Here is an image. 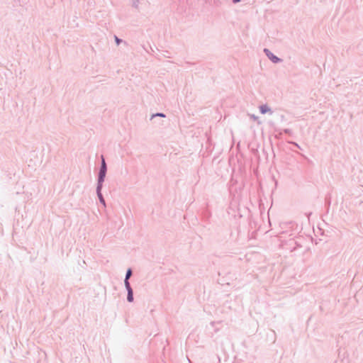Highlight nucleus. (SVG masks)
<instances>
[{"label":"nucleus","mask_w":363,"mask_h":363,"mask_svg":"<svg viewBox=\"0 0 363 363\" xmlns=\"http://www.w3.org/2000/svg\"><path fill=\"white\" fill-rule=\"evenodd\" d=\"M101 166L99 168V171L98 173V178H97V186L99 187H103V183L104 182L106 172H107V165L105 161V158L103 155L101 156Z\"/></svg>","instance_id":"obj_1"},{"label":"nucleus","mask_w":363,"mask_h":363,"mask_svg":"<svg viewBox=\"0 0 363 363\" xmlns=\"http://www.w3.org/2000/svg\"><path fill=\"white\" fill-rule=\"evenodd\" d=\"M264 52L267 56V57L274 63H278L281 61V59L274 55L272 52H270L268 49L264 48Z\"/></svg>","instance_id":"obj_2"},{"label":"nucleus","mask_w":363,"mask_h":363,"mask_svg":"<svg viewBox=\"0 0 363 363\" xmlns=\"http://www.w3.org/2000/svg\"><path fill=\"white\" fill-rule=\"evenodd\" d=\"M125 287L127 290V301L131 303L134 300L133 289L130 284L125 285Z\"/></svg>","instance_id":"obj_3"},{"label":"nucleus","mask_w":363,"mask_h":363,"mask_svg":"<svg viewBox=\"0 0 363 363\" xmlns=\"http://www.w3.org/2000/svg\"><path fill=\"white\" fill-rule=\"evenodd\" d=\"M259 111L262 114H265L267 113H269V114H272L273 111L267 104H262L259 106Z\"/></svg>","instance_id":"obj_4"},{"label":"nucleus","mask_w":363,"mask_h":363,"mask_svg":"<svg viewBox=\"0 0 363 363\" xmlns=\"http://www.w3.org/2000/svg\"><path fill=\"white\" fill-rule=\"evenodd\" d=\"M101 189H102V187H99V186H96V194H97V196L99 199V201L101 204H103L104 206H106V202H105V199L101 194Z\"/></svg>","instance_id":"obj_5"},{"label":"nucleus","mask_w":363,"mask_h":363,"mask_svg":"<svg viewBox=\"0 0 363 363\" xmlns=\"http://www.w3.org/2000/svg\"><path fill=\"white\" fill-rule=\"evenodd\" d=\"M133 275V271L130 268L128 269L125 273V279H124V285L130 284L129 282V279Z\"/></svg>","instance_id":"obj_6"},{"label":"nucleus","mask_w":363,"mask_h":363,"mask_svg":"<svg viewBox=\"0 0 363 363\" xmlns=\"http://www.w3.org/2000/svg\"><path fill=\"white\" fill-rule=\"evenodd\" d=\"M166 116L163 113H157L155 114H152L151 116V119H153L155 117H162L164 118Z\"/></svg>","instance_id":"obj_7"},{"label":"nucleus","mask_w":363,"mask_h":363,"mask_svg":"<svg viewBox=\"0 0 363 363\" xmlns=\"http://www.w3.org/2000/svg\"><path fill=\"white\" fill-rule=\"evenodd\" d=\"M132 6L135 9H138L139 0H132Z\"/></svg>","instance_id":"obj_8"},{"label":"nucleus","mask_w":363,"mask_h":363,"mask_svg":"<svg viewBox=\"0 0 363 363\" xmlns=\"http://www.w3.org/2000/svg\"><path fill=\"white\" fill-rule=\"evenodd\" d=\"M114 38L117 45H119L123 42V40L121 38H118L116 35H114Z\"/></svg>","instance_id":"obj_9"},{"label":"nucleus","mask_w":363,"mask_h":363,"mask_svg":"<svg viewBox=\"0 0 363 363\" xmlns=\"http://www.w3.org/2000/svg\"><path fill=\"white\" fill-rule=\"evenodd\" d=\"M284 132L285 133H286V134H289V135H291V133H292L291 130L288 129V128L284 129Z\"/></svg>","instance_id":"obj_10"},{"label":"nucleus","mask_w":363,"mask_h":363,"mask_svg":"<svg viewBox=\"0 0 363 363\" xmlns=\"http://www.w3.org/2000/svg\"><path fill=\"white\" fill-rule=\"evenodd\" d=\"M234 4L239 3L241 0H232Z\"/></svg>","instance_id":"obj_11"},{"label":"nucleus","mask_w":363,"mask_h":363,"mask_svg":"<svg viewBox=\"0 0 363 363\" xmlns=\"http://www.w3.org/2000/svg\"><path fill=\"white\" fill-rule=\"evenodd\" d=\"M252 118L254 119V120H256L257 118V116H255V115H252Z\"/></svg>","instance_id":"obj_12"},{"label":"nucleus","mask_w":363,"mask_h":363,"mask_svg":"<svg viewBox=\"0 0 363 363\" xmlns=\"http://www.w3.org/2000/svg\"><path fill=\"white\" fill-rule=\"evenodd\" d=\"M296 147H299L297 143H293Z\"/></svg>","instance_id":"obj_13"}]
</instances>
